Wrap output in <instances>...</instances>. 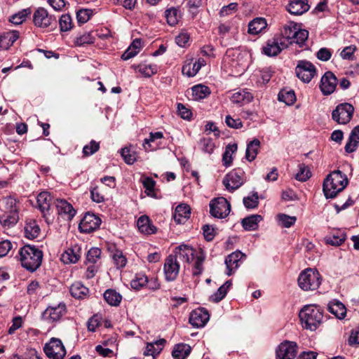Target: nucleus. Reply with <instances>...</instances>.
Here are the masks:
<instances>
[{"label": "nucleus", "mask_w": 359, "mask_h": 359, "mask_svg": "<svg viewBox=\"0 0 359 359\" xmlns=\"http://www.w3.org/2000/svg\"><path fill=\"white\" fill-rule=\"evenodd\" d=\"M101 219L94 213L86 212L79 224L81 233H90L100 228Z\"/></svg>", "instance_id": "ddd939ff"}, {"label": "nucleus", "mask_w": 359, "mask_h": 359, "mask_svg": "<svg viewBox=\"0 0 359 359\" xmlns=\"http://www.w3.org/2000/svg\"><path fill=\"white\" fill-rule=\"evenodd\" d=\"M295 74L304 83H309L316 74V67L310 61L301 60L297 62Z\"/></svg>", "instance_id": "423d86ee"}, {"label": "nucleus", "mask_w": 359, "mask_h": 359, "mask_svg": "<svg viewBox=\"0 0 359 359\" xmlns=\"http://www.w3.org/2000/svg\"><path fill=\"white\" fill-rule=\"evenodd\" d=\"M40 227L35 220H29L26 222L25 226V237L29 239L36 238L40 233Z\"/></svg>", "instance_id": "58836bf2"}, {"label": "nucleus", "mask_w": 359, "mask_h": 359, "mask_svg": "<svg viewBox=\"0 0 359 359\" xmlns=\"http://www.w3.org/2000/svg\"><path fill=\"white\" fill-rule=\"evenodd\" d=\"M280 34L283 38L291 40L290 44L295 43L299 47L304 46L309 37V32L301 29L300 25L294 22H290L288 25H284Z\"/></svg>", "instance_id": "20e7f679"}, {"label": "nucleus", "mask_w": 359, "mask_h": 359, "mask_svg": "<svg viewBox=\"0 0 359 359\" xmlns=\"http://www.w3.org/2000/svg\"><path fill=\"white\" fill-rule=\"evenodd\" d=\"M177 258H186L187 262H190L194 259V250L187 245H181L179 252L175 254Z\"/></svg>", "instance_id": "de8ad7c7"}, {"label": "nucleus", "mask_w": 359, "mask_h": 359, "mask_svg": "<svg viewBox=\"0 0 359 359\" xmlns=\"http://www.w3.org/2000/svg\"><path fill=\"white\" fill-rule=\"evenodd\" d=\"M278 100L285 103L287 105H292L296 101V95L292 90H281L278 95Z\"/></svg>", "instance_id": "49530a36"}, {"label": "nucleus", "mask_w": 359, "mask_h": 359, "mask_svg": "<svg viewBox=\"0 0 359 359\" xmlns=\"http://www.w3.org/2000/svg\"><path fill=\"white\" fill-rule=\"evenodd\" d=\"M262 220V217L259 215H251L243 218L241 220L243 228L245 231H254L258 227V223Z\"/></svg>", "instance_id": "473e14b6"}, {"label": "nucleus", "mask_w": 359, "mask_h": 359, "mask_svg": "<svg viewBox=\"0 0 359 359\" xmlns=\"http://www.w3.org/2000/svg\"><path fill=\"white\" fill-rule=\"evenodd\" d=\"M20 33L18 31L13 30L3 33L0 36V48L2 49H8L19 38Z\"/></svg>", "instance_id": "a878e982"}, {"label": "nucleus", "mask_w": 359, "mask_h": 359, "mask_svg": "<svg viewBox=\"0 0 359 359\" xmlns=\"http://www.w3.org/2000/svg\"><path fill=\"white\" fill-rule=\"evenodd\" d=\"M191 348L189 344L181 343L175 344L172 351V356L173 359H185L190 354Z\"/></svg>", "instance_id": "2f4dec72"}, {"label": "nucleus", "mask_w": 359, "mask_h": 359, "mask_svg": "<svg viewBox=\"0 0 359 359\" xmlns=\"http://www.w3.org/2000/svg\"><path fill=\"white\" fill-rule=\"evenodd\" d=\"M311 176L310 170L304 164L299 165V170L295 175V179L301 182H305Z\"/></svg>", "instance_id": "bf43d9fd"}, {"label": "nucleus", "mask_w": 359, "mask_h": 359, "mask_svg": "<svg viewBox=\"0 0 359 359\" xmlns=\"http://www.w3.org/2000/svg\"><path fill=\"white\" fill-rule=\"evenodd\" d=\"M121 155L123 158L126 163L132 165L135 161V157L133 154H130V149L128 147L122 148L121 150Z\"/></svg>", "instance_id": "338daca9"}, {"label": "nucleus", "mask_w": 359, "mask_h": 359, "mask_svg": "<svg viewBox=\"0 0 359 359\" xmlns=\"http://www.w3.org/2000/svg\"><path fill=\"white\" fill-rule=\"evenodd\" d=\"M232 285L231 280H226L222 286H220L217 292L210 296V300L215 303L222 301L227 294L228 291Z\"/></svg>", "instance_id": "c9c22d12"}, {"label": "nucleus", "mask_w": 359, "mask_h": 359, "mask_svg": "<svg viewBox=\"0 0 359 359\" xmlns=\"http://www.w3.org/2000/svg\"><path fill=\"white\" fill-rule=\"evenodd\" d=\"M19 220L18 210H14L0 216V223L4 227L10 229L14 226Z\"/></svg>", "instance_id": "f704fd0d"}, {"label": "nucleus", "mask_w": 359, "mask_h": 359, "mask_svg": "<svg viewBox=\"0 0 359 359\" xmlns=\"http://www.w3.org/2000/svg\"><path fill=\"white\" fill-rule=\"evenodd\" d=\"M190 215V207L186 204H180L175 208L172 217L177 224H184Z\"/></svg>", "instance_id": "5701e85b"}, {"label": "nucleus", "mask_w": 359, "mask_h": 359, "mask_svg": "<svg viewBox=\"0 0 359 359\" xmlns=\"http://www.w3.org/2000/svg\"><path fill=\"white\" fill-rule=\"evenodd\" d=\"M192 97L195 100H200L207 97L210 94V88L204 85H196L191 88Z\"/></svg>", "instance_id": "79ce46f5"}, {"label": "nucleus", "mask_w": 359, "mask_h": 359, "mask_svg": "<svg viewBox=\"0 0 359 359\" xmlns=\"http://www.w3.org/2000/svg\"><path fill=\"white\" fill-rule=\"evenodd\" d=\"M245 172L240 168H235L226 175L223 180V184L230 192L241 187L244 183L243 176Z\"/></svg>", "instance_id": "9b49d317"}, {"label": "nucleus", "mask_w": 359, "mask_h": 359, "mask_svg": "<svg viewBox=\"0 0 359 359\" xmlns=\"http://www.w3.org/2000/svg\"><path fill=\"white\" fill-rule=\"evenodd\" d=\"M278 218L281 224V226L285 228H290L294 224L297 218L296 217L289 216L285 214H278Z\"/></svg>", "instance_id": "052dcab7"}, {"label": "nucleus", "mask_w": 359, "mask_h": 359, "mask_svg": "<svg viewBox=\"0 0 359 359\" xmlns=\"http://www.w3.org/2000/svg\"><path fill=\"white\" fill-rule=\"evenodd\" d=\"M101 255V250L98 248H90L86 255V262L92 264H95L100 259Z\"/></svg>", "instance_id": "680f3d73"}, {"label": "nucleus", "mask_w": 359, "mask_h": 359, "mask_svg": "<svg viewBox=\"0 0 359 359\" xmlns=\"http://www.w3.org/2000/svg\"><path fill=\"white\" fill-rule=\"evenodd\" d=\"M259 195L257 192H253L252 196L243 198V204L247 209H255L259 205Z\"/></svg>", "instance_id": "3c124183"}, {"label": "nucleus", "mask_w": 359, "mask_h": 359, "mask_svg": "<svg viewBox=\"0 0 359 359\" xmlns=\"http://www.w3.org/2000/svg\"><path fill=\"white\" fill-rule=\"evenodd\" d=\"M33 23L36 27L44 29L56 27L57 20L54 15H50L46 9L39 7L34 12Z\"/></svg>", "instance_id": "0eeeda50"}, {"label": "nucleus", "mask_w": 359, "mask_h": 359, "mask_svg": "<svg viewBox=\"0 0 359 359\" xmlns=\"http://www.w3.org/2000/svg\"><path fill=\"white\" fill-rule=\"evenodd\" d=\"M43 351L50 359H64L67 351L60 339L53 337L45 344Z\"/></svg>", "instance_id": "9d476101"}, {"label": "nucleus", "mask_w": 359, "mask_h": 359, "mask_svg": "<svg viewBox=\"0 0 359 359\" xmlns=\"http://www.w3.org/2000/svg\"><path fill=\"white\" fill-rule=\"evenodd\" d=\"M359 144V125L355 126L351 132L348 141L345 145L347 153L355 151Z\"/></svg>", "instance_id": "c85d7f7f"}, {"label": "nucleus", "mask_w": 359, "mask_h": 359, "mask_svg": "<svg viewBox=\"0 0 359 359\" xmlns=\"http://www.w3.org/2000/svg\"><path fill=\"white\" fill-rule=\"evenodd\" d=\"M32 14L31 8L22 9L17 13L13 14L9 18V21L16 25L22 24L26 18Z\"/></svg>", "instance_id": "a18cd8bd"}, {"label": "nucleus", "mask_w": 359, "mask_h": 359, "mask_svg": "<svg viewBox=\"0 0 359 359\" xmlns=\"http://www.w3.org/2000/svg\"><path fill=\"white\" fill-rule=\"evenodd\" d=\"M298 285L304 291L317 290L321 283V276L317 270L311 268L302 271L298 277Z\"/></svg>", "instance_id": "39448f33"}, {"label": "nucleus", "mask_w": 359, "mask_h": 359, "mask_svg": "<svg viewBox=\"0 0 359 359\" xmlns=\"http://www.w3.org/2000/svg\"><path fill=\"white\" fill-rule=\"evenodd\" d=\"M202 230L205 241L210 242L214 239L215 236V229L214 227L209 224H205L203 226Z\"/></svg>", "instance_id": "0e129e2a"}, {"label": "nucleus", "mask_w": 359, "mask_h": 359, "mask_svg": "<svg viewBox=\"0 0 359 359\" xmlns=\"http://www.w3.org/2000/svg\"><path fill=\"white\" fill-rule=\"evenodd\" d=\"M283 43H279L278 39L273 37L269 39L266 42V45L262 47V53L269 57H273L278 55L283 49Z\"/></svg>", "instance_id": "412c9836"}, {"label": "nucleus", "mask_w": 359, "mask_h": 359, "mask_svg": "<svg viewBox=\"0 0 359 359\" xmlns=\"http://www.w3.org/2000/svg\"><path fill=\"white\" fill-rule=\"evenodd\" d=\"M337 79L336 76L330 71L326 72L320 79V89L324 95H330L334 92Z\"/></svg>", "instance_id": "2eb2a0df"}, {"label": "nucleus", "mask_w": 359, "mask_h": 359, "mask_svg": "<svg viewBox=\"0 0 359 359\" xmlns=\"http://www.w3.org/2000/svg\"><path fill=\"white\" fill-rule=\"evenodd\" d=\"M57 212L59 215H64L67 219L71 221L75 216L76 211L73 206L66 200H57L56 204Z\"/></svg>", "instance_id": "b1692460"}, {"label": "nucleus", "mask_w": 359, "mask_h": 359, "mask_svg": "<svg viewBox=\"0 0 359 359\" xmlns=\"http://www.w3.org/2000/svg\"><path fill=\"white\" fill-rule=\"evenodd\" d=\"M205 257L203 251L201 252V254L196 257V262L194 263L192 274L193 276H200L203 271V262L205 261Z\"/></svg>", "instance_id": "864d4df0"}, {"label": "nucleus", "mask_w": 359, "mask_h": 359, "mask_svg": "<svg viewBox=\"0 0 359 359\" xmlns=\"http://www.w3.org/2000/svg\"><path fill=\"white\" fill-rule=\"evenodd\" d=\"M328 311L338 319H343L346 314L345 306L340 302H331L328 304Z\"/></svg>", "instance_id": "4c0bfd02"}, {"label": "nucleus", "mask_w": 359, "mask_h": 359, "mask_svg": "<svg viewBox=\"0 0 359 359\" xmlns=\"http://www.w3.org/2000/svg\"><path fill=\"white\" fill-rule=\"evenodd\" d=\"M93 15V11L88 8H81L76 12V18L79 24L87 22Z\"/></svg>", "instance_id": "5fc2aeb1"}, {"label": "nucleus", "mask_w": 359, "mask_h": 359, "mask_svg": "<svg viewBox=\"0 0 359 359\" xmlns=\"http://www.w3.org/2000/svg\"><path fill=\"white\" fill-rule=\"evenodd\" d=\"M165 344L166 340L165 339H160L154 342L147 343L144 351V355L146 356L152 355L153 358L156 359V356L158 355L163 350Z\"/></svg>", "instance_id": "393cba45"}, {"label": "nucleus", "mask_w": 359, "mask_h": 359, "mask_svg": "<svg viewBox=\"0 0 359 359\" xmlns=\"http://www.w3.org/2000/svg\"><path fill=\"white\" fill-rule=\"evenodd\" d=\"M201 149L206 153L212 154L215 147V142L211 138H203L200 140Z\"/></svg>", "instance_id": "e2e57ef3"}, {"label": "nucleus", "mask_w": 359, "mask_h": 359, "mask_svg": "<svg viewBox=\"0 0 359 359\" xmlns=\"http://www.w3.org/2000/svg\"><path fill=\"white\" fill-rule=\"evenodd\" d=\"M18 254L22 266L27 271L34 272L41 266L43 254L35 245H25Z\"/></svg>", "instance_id": "f03ea898"}, {"label": "nucleus", "mask_w": 359, "mask_h": 359, "mask_svg": "<svg viewBox=\"0 0 359 359\" xmlns=\"http://www.w3.org/2000/svg\"><path fill=\"white\" fill-rule=\"evenodd\" d=\"M259 146L260 141L257 138H255L247 144L245 158L248 161L251 162L255 159Z\"/></svg>", "instance_id": "a19ab883"}, {"label": "nucleus", "mask_w": 359, "mask_h": 359, "mask_svg": "<svg viewBox=\"0 0 359 359\" xmlns=\"http://www.w3.org/2000/svg\"><path fill=\"white\" fill-rule=\"evenodd\" d=\"M243 257H245V255L239 250H236L226 257L225 264L228 276L232 275L235 270L238 269Z\"/></svg>", "instance_id": "a211bd4d"}, {"label": "nucleus", "mask_w": 359, "mask_h": 359, "mask_svg": "<svg viewBox=\"0 0 359 359\" xmlns=\"http://www.w3.org/2000/svg\"><path fill=\"white\" fill-rule=\"evenodd\" d=\"M267 27V22L264 18H255L248 24V33L257 35Z\"/></svg>", "instance_id": "c756f323"}, {"label": "nucleus", "mask_w": 359, "mask_h": 359, "mask_svg": "<svg viewBox=\"0 0 359 359\" xmlns=\"http://www.w3.org/2000/svg\"><path fill=\"white\" fill-rule=\"evenodd\" d=\"M148 277L144 273H137L130 281V286L135 290H140L147 287Z\"/></svg>", "instance_id": "37998d69"}, {"label": "nucleus", "mask_w": 359, "mask_h": 359, "mask_svg": "<svg viewBox=\"0 0 359 359\" xmlns=\"http://www.w3.org/2000/svg\"><path fill=\"white\" fill-rule=\"evenodd\" d=\"M66 313V306L65 304H59L55 306H48L41 315V318L44 320L48 322H54L60 319V318Z\"/></svg>", "instance_id": "f3484780"}, {"label": "nucleus", "mask_w": 359, "mask_h": 359, "mask_svg": "<svg viewBox=\"0 0 359 359\" xmlns=\"http://www.w3.org/2000/svg\"><path fill=\"white\" fill-rule=\"evenodd\" d=\"M114 264L118 269L123 268L127 264V259L121 250L115 249L112 253Z\"/></svg>", "instance_id": "09e8293b"}, {"label": "nucleus", "mask_w": 359, "mask_h": 359, "mask_svg": "<svg viewBox=\"0 0 359 359\" xmlns=\"http://www.w3.org/2000/svg\"><path fill=\"white\" fill-rule=\"evenodd\" d=\"M71 295L75 299H83L88 297L89 289L81 282H74L69 288Z\"/></svg>", "instance_id": "cd10ccee"}, {"label": "nucleus", "mask_w": 359, "mask_h": 359, "mask_svg": "<svg viewBox=\"0 0 359 359\" xmlns=\"http://www.w3.org/2000/svg\"><path fill=\"white\" fill-rule=\"evenodd\" d=\"M60 29L61 32L69 31L73 26L72 17L69 14L62 15L59 19Z\"/></svg>", "instance_id": "4d7b16f0"}, {"label": "nucleus", "mask_w": 359, "mask_h": 359, "mask_svg": "<svg viewBox=\"0 0 359 359\" xmlns=\"http://www.w3.org/2000/svg\"><path fill=\"white\" fill-rule=\"evenodd\" d=\"M297 352L298 346L296 342L285 340L276 348V359H294Z\"/></svg>", "instance_id": "f8f14e48"}, {"label": "nucleus", "mask_w": 359, "mask_h": 359, "mask_svg": "<svg viewBox=\"0 0 359 359\" xmlns=\"http://www.w3.org/2000/svg\"><path fill=\"white\" fill-rule=\"evenodd\" d=\"M354 113V107L348 102L338 104L332 113V119L339 124L350 122Z\"/></svg>", "instance_id": "1a4fd4ad"}, {"label": "nucleus", "mask_w": 359, "mask_h": 359, "mask_svg": "<svg viewBox=\"0 0 359 359\" xmlns=\"http://www.w3.org/2000/svg\"><path fill=\"white\" fill-rule=\"evenodd\" d=\"M210 319L208 311L203 307H199L192 311L189 316V322L195 327H204Z\"/></svg>", "instance_id": "dca6fc26"}, {"label": "nucleus", "mask_w": 359, "mask_h": 359, "mask_svg": "<svg viewBox=\"0 0 359 359\" xmlns=\"http://www.w3.org/2000/svg\"><path fill=\"white\" fill-rule=\"evenodd\" d=\"M252 99V95L244 90L234 93L231 97V102L236 104L249 103Z\"/></svg>", "instance_id": "c03bdc74"}, {"label": "nucleus", "mask_w": 359, "mask_h": 359, "mask_svg": "<svg viewBox=\"0 0 359 359\" xmlns=\"http://www.w3.org/2000/svg\"><path fill=\"white\" fill-rule=\"evenodd\" d=\"M142 184L145 189V193L148 196L156 198V194L154 190L156 182L151 177H145L142 181Z\"/></svg>", "instance_id": "8fccbe9b"}, {"label": "nucleus", "mask_w": 359, "mask_h": 359, "mask_svg": "<svg viewBox=\"0 0 359 359\" xmlns=\"http://www.w3.org/2000/svg\"><path fill=\"white\" fill-rule=\"evenodd\" d=\"M163 271L167 281L172 282L177 279L180 271V264L176 255L171 254L166 257Z\"/></svg>", "instance_id": "4468645a"}, {"label": "nucleus", "mask_w": 359, "mask_h": 359, "mask_svg": "<svg viewBox=\"0 0 359 359\" xmlns=\"http://www.w3.org/2000/svg\"><path fill=\"white\" fill-rule=\"evenodd\" d=\"M163 138V133L162 132L150 133L149 138L144 140V147L146 150H156L159 146L160 143L157 142L158 140Z\"/></svg>", "instance_id": "72a5a7b5"}, {"label": "nucleus", "mask_w": 359, "mask_h": 359, "mask_svg": "<svg viewBox=\"0 0 359 359\" xmlns=\"http://www.w3.org/2000/svg\"><path fill=\"white\" fill-rule=\"evenodd\" d=\"M100 142L92 140L89 144H86L83 148V156L84 157L90 156L96 153L100 149Z\"/></svg>", "instance_id": "6e6d98bb"}, {"label": "nucleus", "mask_w": 359, "mask_h": 359, "mask_svg": "<svg viewBox=\"0 0 359 359\" xmlns=\"http://www.w3.org/2000/svg\"><path fill=\"white\" fill-rule=\"evenodd\" d=\"M137 226L139 231L146 235L154 234L157 230V228L152 224L151 220L147 215L140 216L137 221Z\"/></svg>", "instance_id": "4be33fe9"}, {"label": "nucleus", "mask_w": 359, "mask_h": 359, "mask_svg": "<svg viewBox=\"0 0 359 359\" xmlns=\"http://www.w3.org/2000/svg\"><path fill=\"white\" fill-rule=\"evenodd\" d=\"M231 204L224 197L212 199L210 203V213L216 218H226L230 213Z\"/></svg>", "instance_id": "6e6552de"}, {"label": "nucleus", "mask_w": 359, "mask_h": 359, "mask_svg": "<svg viewBox=\"0 0 359 359\" xmlns=\"http://www.w3.org/2000/svg\"><path fill=\"white\" fill-rule=\"evenodd\" d=\"M310 8L308 0H290L286 10L292 15H301Z\"/></svg>", "instance_id": "aec40b11"}, {"label": "nucleus", "mask_w": 359, "mask_h": 359, "mask_svg": "<svg viewBox=\"0 0 359 359\" xmlns=\"http://www.w3.org/2000/svg\"><path fill=\"white\" fill-rule=\"evenodd\" d=\"M238 149V145L236 143L229 144L225 147V151L222 154V165L226 168L231 165L233 162L232 154L236 153Z\"/></svg>", "instance_id": "ea45409f"}, {"label": "nucleus", "mask_w": 359, "mask_h": 359, "mask_svg": "<svg viewBox=\"0 0 359 359\" xmlns=\"http://www.w3.org/2000/svg\"><path fill=\"white\" fill-rule=\"evenodd\" d=\"M90 197L93 201L100 203L104 201V196L101 193L98 187H95L90 189Z\"/></svg>", "instance_id": "69168bd1"}, {"label": "nucleus", "mask_w": 359, "mask_h": 359, "mask_svg": "<svg viewBox=\"0 0 359 359\" xmlns=\"http://www.w3.org/2000/svg\"><path fill=\"white\" fill-rule=\"evenodd\" d=\"M299 316L304 328L315 331L322 323L323 310L318 305H306L300 310Z\"/></svg>", "instance_id": "7ed1b4c3"}, {"label": "nucleus", "mask_w": 359, "mask_h": 359, "mask_svg": "<svg viewBox=\"0 0 359 359\" xmlns=\"http://www.w3.org/2000/svg\"><path fill=\"white\" fill-rule=\"evenodd\" d=\"M134 69L137 70L144 77L149 78L158 72V67L156 64H144L140 63L137 65L132 66Z\"/></svg>", "instance_id": "7c9ffc66"}, {"label": "nucleus", "mask_w": 359, "mask_h": 359, "mask_svg": "<svg viewBox=\"0 0 359 359\" xmlns=\"http://www.w3.org/2000/svg\"><path fill=\"white\" fill-rule=\"evenodd\" d=\"M94 40V37L90 33H86L77 37L76 43L78 46H84L93 43Z\"/></svg>", "instance_id": "774afa93"}, {"label": "nucleus", "mask_w": 359, "mask_h": 359, "mask_svg": "<svg viewBox=\"0 0 359 359\" xmlns=\"http://www.w3.org/2000/svg\"><path fill=\"white\" fill-rule=\"evenodd\" d=\"M165 17L170 25L175 26L179 20L178 10L174 7L167 9L165 11Z\"/></svg>", "instance_id": "603ef678"}, {"label": "nucleus", "mask_w": 359, "mask_h": 359, "mask_svg": "<svg viewBox=\"0 0 359 359\" xmlns=\"http://www.w3.org/2000/svg\"><path fill=\"white\" fill-rule=\"evenodd\" d=\"M52 196L48 191L41 192L36 198V202L40 211L45 214L48 212L52 205Z\"/></svg>", "instance_id": "bb28decb"}, {"label": "nucleus", "mask_w": 359, "mask_h": 359, "mask_svg": "<svg viewBox=\"0 0 359 359\" xmlns=\"http://www.w3.org/2000/svg\"><path fill=\"white\" fill-rule=\"evenodd\" d=\"M348 180L345 174L339 170L329 174L324 180L323 190L326 198H334L348 185Z\"/></svg>", "instance_id": "f257e3e1"}, {"label": "nucleus", "mask_w": 359, "mask_h": 359, "mask_svg": "<svg viewBox=\"0 0 359 359\" xmlns=\"http://www.w3.org/2000/svg\"><path fill=\"white\" fill-rule=\"evenodd\" d=\"M346 237L344 233H340L339 235L333 234L332 236L327 237L325 242L327 244L332 246H339L345 241Z\"/></svg>", "instance_id": "13d9d810"}, {"label": "nucleus", "mask_w": 359, "mask_h": 359, "mask_svg": "<svg viewBox=\"0 0 359 359\" xmlns=\"http://www.w3.org/2000/svg\"><path fill=\"white\" fill-rule=\"evenodd\" d=\"M81 256V248L79 245H75L67 248L61 255V261L65 264H75Z\"/></svg>", "instance_id": "6ab92c4d"}, {"label": "nucleus", "mask_w": 359, "mask_h": 359, "mask_svg": "<svg viewBox=\"0 0 359 359\" xmlns=\"http://www.w3.org/2000/svg\"><path fill=\"white\" fill-rule=\"evenodd\" d=\"M103 297L107 303L113 306H119L122 300V295L114 289H107Z\"/></svg>", "instance_id": "e433bc0d"}]
</instances>
